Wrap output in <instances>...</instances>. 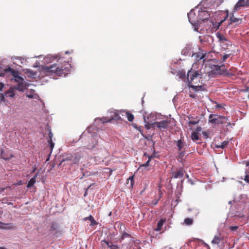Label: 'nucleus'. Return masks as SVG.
Instances as JSON below:
<instances>
[{"mask_svg": "<svg viewBox=\"0 0 249 249\" xmlns=\"http://www.w3.org/2000/svg\"><path fill=\"white\" fill-rule=\"evenodd\" d=\"M71 68L68 62H64L63 63H56L43 67V71L46 75H53L56 76H66Z\"/></svg>", "mask_w": 249, "mask_h": 249, "instance_id": "1", "label": "nucleus"}, {"mask_svg": "<svg viewBox=\"0 0 249 249\" xmlns=\"http://www.w3.org/2000/svg\"><path fill=\"white\" fill-rule=\"evenodd\" d=\"M236 69L232 68L227 72H225L221 69V66L213 65L212 66H205L204 72L208 74V76H215L216 75H224L226 76H236Z\"/></svg>", "mask_w": 249, "mask_h": 249, "instance_id": "2", "label": "nucleus"}, {"mask_svg": "<svg viewBox=\"0 0 249 249\" xmlns=\"http://www.w3.org/2000/svg\"><path fill=\"white\" fill-rule=\"evenodd\" d=\"M209 122L212 124H224L227 123V125H230L231 123L226 117L219 116L217 114H210L209 117Z\"/></svg>", "mask_w": 249, "mask_h": 249, "instance_id": "3", "label": "nucleus"}, {"mask_svg": "<svg viewBox=\"0 0 249 249\" xmlns=\"http://www.w3.org/2000/svg\"><path fill=\"white\" fill-rule=\"evenodd\" d=\"M19 71L7 66L0 71V77L12 76L13 78H22L19 76Z\"/></svg>", "mask_w": 249, "mask_h": 249, "instance_id": "4", "label": "nucleus"}, {"mask_svg": "<svg viewBox=\"0 0 249 249\" xmlns=\"http://www.w3.org/2000/svg\"><path fill=\"white\" fill-rule=\"evenodd\" d=\"M206 56L207 53L203 51L193 53L192 57L194 60V63L192 64V67H195L197 64H204L206 60Z\"/></svg>", "mask_w": 249, "mask_h": 249, "instance_id": "5", "label": "nucleus"}, {"mask_svg": "<svg viewBox=\"0 0 249 249\" xmlns=\"http://www.w3.org/2000/svg\"><path fill=\"white\" fill-rule=\"evenodd\" d=\"M226 12L227 14L225 18L219 23L218 27L228 18V17L230 18V24L234 23L235 25H238L242 23V19L235 17L233 12L230 14H229L228 11H227Z\"/></svg>", "mask_w": 249, "mask_h": 249, "instance_id": "6", "label": "nucleus"}, {"mask_svg": "<svg viewBox=\"0 0 249 249\" xmlns=\"http://www.w3.org/2000/svg\"><path fill=\"white\" fill-rule=\"evenodd\" d=\"M171 123L174 124V121H171V120H166L160 121V122H156L150 124L154 128L157 127L161 130L163 129V131H164L168 128L169 127V124Z\"/></svg>", "mask_w": 249, "mask_h": 249, "instance_id": "7", "label": "nucleus"}, {"mask_svg": "<svg viewBox=\"0 0 249 249\" xmlns=\"http://www.w3.org/2000/svg\"><path fill=\"white\" fill-rule=\"evenodd\" d=\"M14 79L16 82H18L17 86H14L15 89L19 91L23 92L29 86L30 84L23 81L24 79Z\"/></svg>", "mask_w": 249, "mask_h": 249, "instance_id": "8", "label": "nucleus"}, {"mask_svg": "<svg viewBox=\"0 0 249 249\" xmlns=\"http://www.w3.org/2000/svg\"><path fill=\"white\" fill-rule=\"evenodd\" d=\"M185 171L183 168L177 169L176 170H171V174L172 178H180L181 179V183L182 184L184 179L183 178Z\"/></svg>", "mask_w": 249, "mask_h": 249, "instance_id": "9", "label": "nucleus"}, {"mask_svg": "<svg viewBox=\"0 0 249 249\" xmlns=\"http://www.w3.org/2000/svg\"><path fill=\"white\" fill-rule=\"evenodd\" d=\"M121 111H119L118 110H111L109 112V119L106 121H103V122H109L111 120H122L121 117L120 116Z\"/></svg>", "mask_w": 249, "mask_h": 249, "instance_id": "10", "label": "nucleus"}, {"mask_svg": "<svg viewBox=\"0 0 249 249\" xmlns=\"http://www.w3.org/2000/svg\"><path fill=\"white\" fill-rule=\"evenodd\" d=\"M194 79H191V81H189V79H187L188 84V86L189 88H192L193 90L195 92H198L201 91H205L207 90V87L206 85H197V86H195L193 85V84L192 83V81Z\"/></svg>", "mask_w": 249, "mask_h": 249, "instance_id": "11", "label": "nucleus"}, {"mask_svg": "<svg viewBox=\"0 0 249 249\" xmlns=\"http://www.w3.org/2000/svg\"><path fill=\"white\" fill-rule=\"evenodd\" d=\"M90 134H89L88 136V138L89 140V143L86 145L87 149L92 150L95 147L96 145H97L98 141L96 140L95 137H94L92 136H89Z\"/></svg>", "mask_w": 249, "mask_h": 249, "instance_id": "12", "label": "nucleus"}, {"mask_svg": "<svg viewBox=\"0 0 249 249\" xmlns=\"http://www.w3.org/2000/svg\"><path fill=\"white\" fill-rule=\"evenodd\" d=\"M241 7H249V0H239L234 7L233 12L238 10Z\"/></svg>", "mask_w": 249, "mask_h": 249, "instance_id": "13", "label": "nucleus"}, {"mask_svg": "<svg viewBox=\"0 0 249 249\" xmlns=\"http://www.w3.org/2000/svg\"><path fill=\"white\" fill-rule=\"evenodd\" d=\"M47 131L49 132V136L48 138L47 139V142L50 148L51 151L53 150L54 146V143L53 142V133L51 131V128L50 126L47 125Z\"/></svg>", "mask_w": 249, "mask_h": 249, "instance_id": "14", "label": "nucleus"}, {"mask_svg": "<svg viewBox=\"0 0 249 249\" xmlns=\"http://www.w3.org/2000/svg\"><path fill=\"white\" fill-rule=\"evenodd\" d=\"M216 35L217 38L218 39V41L221 43H222L224 45V44L227 45L228 46L231 45L230 41H229L227 39L226 36L225 35H222V34H221V33H220L219 32L217 33L216 34Z\"/></svg>", "mask_w": 249, "mask_h": 249, "instance_id": "15", "label": "nucleus"}, {"mask_svg": "<svg viewBox=\"0 0 249 249\" xmlns=\"http://www.w3.org/2000/svg\"><path fill=\"white\" fill-rule=\"evenodd\" d=\"M199 19L203 21L207 20L210 17V14L208 11H199L198 13Z\"/></svg>", "mask_w": 249, "mask_h": 249, "instance_id": "16", "label": "nucleus"}, {"mask_svg": "<svg viewBox=\"0 0 249 249\" xmlns=\"http://www.w3.org/2000/svg\"><path fill=\"white\" fill-rule=\"evenodd\" d=\"M188 18L190 23L194 26H196L197 22V18H196L195 13L193 11H191L188 14Z\"/></svg>", "mask_w": 249, "mask_h": 249, "instance_id": "17", "label": "nucleus"}, {"mask_svg": "<svg viewBox=\"0 0 249 249\" xmlns=\"http://www.w3.org/2000/svg\"><path fill=\"white\" fill-rule=\"evenodd\" d=\"M0 157L5 160H9L13 157V155L9 151L5 152L3 149H0Z\"/></svg>", "mask_w": 249, "mask_h": 249, "instance_id": "18", "label": "nucleus"}, {"mask_svg": "<svg viewBox=\"0 0 249 249\" xmlns=\"http://www.w3.org/2000/svg\"><path fill=\"white\" fill-rule=\"evenodd\" d=\"M194 67L191 68L187 73V78H196L198 77L200 74L198 72V71H196L195 69H193Z\"/></svg>", "mask_w": 249, "mask_h": 249, "instance_id": "19", "label": "nucleus"}, {"mask_svg": "<svg viewBox=\"0 0 249 249\" xmlns=\"http://www.w3.org/2000/svg\"><path fill=\"white\" fill-rule=\"evenodd\" d=\"M15 90L14 86L10 87L9 89L5 91L4 93L6 95V97H9L13 98L15 96Z\"/></svg>", "mask_w": 249, "mask_h": 249, "instance_id": "20", "label": "nucleus"}, {"mask_svg": "<svg viewBox=\"0 0 249 249\" xmlns=\"http://www.w3.org/2000/svg\"><path fill=\"white\" fill-rule=\"evenodd\" d=\"M72 163L77 164L79 162L82 155L81 153H76L72 155Z\"/></svg>", "mask_w": 249, "mask_h": 249, "instance_id": "21", "label": "nucleus"}, {"mask_svg": "<svg viewBox=\"0 0 249 249\" xmlns=\"http://www.w3.org/2000/svg\"><path fill=\"white\" fill-rule=\"evenodd\" d=\"M83 220L84 221L89 220V221H90L91 223L90 225L91 226H94V225H96L98 224V223L94 220L93 217L91 215H89V216L84 218Z\"/></svg>", "mask_w": 249, "mask_h": 249, "instance_id": "22", "label": "nucleus"}, {"mask_svg": "<svg viewBox=\"0 0 249 249\" xmlns=\"http://www.w3.org/2000/svg\"><path fill=\"white\" fill-rule=\"evenodd\" d=\"M177 143V145L178 147V149L179 151H181L182 149H185L186 146L185 142L181 140H179L177 141H175Z\"/></svg>", "mask_w": 249, "mask_h": 249, "instance_id": "23", "label": "nucleus"}, {"mask_svg": "<svg viewBox=\"0 0 249 249\" xmlns=\"http://www.w3.org/2000/svg\"><path fill=\"white\" fill-rule=\"evenodd\" d=\"M37 174H36L32 178L30 179L27 185V188H30L35 184L36 181V178L37 177Z\"/></svg>", "mask_w": 249, "mask_h": 249, "instance_id": "24", "label": "nucleus"}, {"mask_svg": "<svg viewBox=\"0 0 249 249\" xmlns=\"http://www.w3.org/2000/svg\"><path fill=\"white\" fill-rule=\"evenodd\" d=\"M58 228L59 225L57 223L54 221H53L51 223L50 231H56L55 233H57Z\"/></svg>", "mask_w": 249, "mask_h": 249, "instance_id": "25", "label": "nucleus"}, {"mask_svg": "<svg viewBox=\"0 0 249 249\" xmlns=\"http://www.w3.org/2000/svg\"><path fill=\"white\" fill-rule=\"evenodd\" d=\"M165 220L163 219H160L157 223V227L155 229V231H160L161 227H162L163 224L164 223Z\"/></svg>", "mask_w": 249, "mask_h": 249, "instance_id": "26", "label": "nucleus"}, {"mask_svg": "<svg viewBox=\"0 0 249 249\" xmlns=\"http://www.w3.org/2000/svg\"><path fill=\"white\" fill-rule=\"evenodd\" d=\"M177 74L179 78H187V74H186V71L183 69L179 70L178 71Z\"/></svg>", "mask_w": 249, "mask_h": 249, "instance_id": "27", "label": "nucleus"}, {"mask_svg": "<svg viewBox=\"0 0 249 249\" xmlns=\"http://www.w3.org/2000/svg\"><path fill=\"white\" fill-rule=\"evenodd\" d=\"M72 156L71 154L67 155L61 160L59 164L61 165L63 162H64L65 161H72Z\"/></svg>", "mask_w": 249, "mask_h": 249, "instance_id": "28", "label": "nucleus"}, {"mask_svg": "<svg viewBox=\"0 0 249 249\" xmlns=\"http://www.w3.org/2000/svg\"><path fill=\"white\" fill-rule=\"evenodd\" d=\"M222 239L220 237L218 236H215L213 239L212 243L213 244H218L222 240Z\"/></svg>", "mask_w": 249, "mask_h": 249, "instance_id": "29", "label": "nucleus"}, {"mask_svg": "<svg viewBox=\"0 0 249 249\" xmlns=\"http://www.w3.org/2000/svg\"><path fill=\"white\" fill-rule=\"evenodd\" d=\"M126 116V117L127 118V120L129 122H132L134 120V115L130 113L127 112H124Z\"/></svg>", "mask_w": 249, "mask_h": 249, "instance_id": "30", "label": "nucleus"}, {"mask_svg": "<svg viewBox=\"0 0 249 249\" xmlns=\"http://www.w3.org/2000/svg\"><path fill=\"white\" fill-rule=\"evenodd\" d=\"M186 225L190 226L193 223V220L190 218H186L184 220Z\"/></svg>", "mask_w": 249, "mask_h": 249, "instance_id": "31", "label": "nucleus"}, {"mask_svg": "<svg viewBox=\"0 0 249 249\" xmlns=\"http://www.w3.org/2000/svg\"><path fill=\"white\" fill-rule=\"evenodd\" d=\"M192 139L194 141H197L199 140V136L197 132H193L192 133Z\"/></svg>", "mask_w": 249, "mask_h": 249, "instance_id": "32", "label": "nucleus"}, {"mask_svg": "<svg viewBox=\"0 0 249 249\" xmlns=\"http://www.w3.org/2000/svg\"><path fill=\"white\" fill-rule=\"evenodd\" d=\"M131 237V235L129 233H126L125 231H124L122 234V236L121 237V240H124L125 238H129Z\"/></svg>", "mask_w": 249, "mask_h": 249, "instance_id": "33", "label": "nucleus"}, {"mask_svg": "<svg viewBox=\"0 0 249 249\" xmlns=\"http://www.w3.org/2000/svg\"><path fill=\"white\" fill-rule=\"evenodd\" d=\"M229 144L228 141H224L220 144V147L221 149L225 148Z\"/></svg>", "mask_w": 249, "mask_h": 249, "instance_id": "34", "label": "nucleus"}, {"mask_svg": "<svg viewBox=\"0 0 249 249\" xmlns=\"http://www.w3.org/2000/svg\"><path fill=\"white\" fill-rule=\"evenodd\" d=\"M5 96H6V95H5V94L4 93L0 94V103H2V102L5 103L6 102Z\"/></svg>", "mask_w": 249, "mask_h": 249, "instance_id": "35", "label": "nucleus"}, {"mask_svg": "<svg viewBox=\"0 0 249 249\" xmlns=\"http://www.w3.org/2000/svg\"><path fill=\"white\" fill-rule=\"evenodd\" d=\"M0 223L6 226V227L3 228V229H4L9 230V229H12L13 228L12 224L11 223L5 224V223H2L0 222Z\"/></svg>", "mask_w": 249, "mask_h": 249, "instance_id": "36", "label": "nucleus"}, {"mask_svg": "<svg viewBox=\"0 0 249 249\" xmlns=\"http://www.w3.org/2000/svg\"><path fill=\"white\" fill-rule=\"evenodd\" d=\"M246 175H245L244 178L243 179L248 184H249V175L247 174V172L246 171ZM241 179H243V178H241Z\"/></svg>", "mask_w": 249, "mask_h": 249, "instance_id": "37", "label": "nucleus"}, {"mask_svg": "<svg viewBox=\"0 0 249 249\" xmlns=\"http://www.w3.org/2000/svg\"><path fill=\"white\" fill-rule=\"evenodd\" d=\"M184 155H185V152L180 151V152L179 153V154H178V158L181 160H183Z\"/></svg>", "mask_w": 249, "mask_h": 249, "instance_id": "38", "label": "nucleus"}, {"mask_svg": "<svg viewBox=\"0 0 249 249\" xmlns=\"http://www.w3.org/2000/svg\"><path fill=\"white\" fill-rule=\"evenodd\" d=\"M230 56V54H226L223 56L222 58H221V62H224L226 59H227L228 57H229Z\"/></svg>", "mask_w": 249, "mask_h": 249, "instance_id": "39", "label": "nucleus"}, {"mask_svg": "<svg viewBox=\"0 0 249 249\" xmlns=\"http://www.w3.org/2000/svg\"><path fill=\"white\" fill-rule=\"evenodd\" d=\"M199 120L197 121H190L188 122L189 125H195L199 123Z\"/></svg>", "mask_w": 249, "mask_h": 249, "instance_id": "40", "label": "nucleus"}, {"mask_svg": "<svg viewBox=\"0 0 249 249\" xmlns=\"http://www.w3.org/2000/svg\"><path fill=\"white\" fill-rule=\"evenodd\" d=\"M150 162L149 161H147L144 164H141L140 166V168L142 167H146L149 166Z\"/></svg>", "mask_w": 249, "mask_h": 249, "instance_id": "41", "label": "nucleus"}, {"mask_svg": "<svg viewBox=\"0 0 249 249\" xmlns=\"http://www.w3.org/2000/svg\"><path fill=\"white\" fill-rule=\"evenodd\" d=\"M109 247L110 249H117L119 248V247L116 245H111V246H109Z\"/></svg>", "mask_w": 249, "mask_h": 249, "instance_id": "42", "label": "nucleus"}, {"mask_svg": "<svg viewBox=\"0 0 249 249\" xmlns=\"http://www.w3.org/2000/svg\"><path fill=\"white\" fill-rule=\"evenodd\" d=\"M150 124H152V123H148L145 125L146 129H149L151 127H153Z\"/></svg>", "mask_w": 249, "mask_h": 249, "instance_id": "43", "label": "nucleus"}, {"mask_svg": "<svg viewBox=\"0 0 249 249\" xmlns=\"http://www.w3.org/2000/svg\"><path fill=\"white\" fill-rule=\"evenodd\" d=\"M128 179L130 180V181H131V185H133V184L134 177L133 176H130L129 178Z\"/></svg>", "mask_w": 249, "mask_h": 249, "instance_id": "44", "label": "nucleus"}, {"mask_svg": "<svg viewBox=\"0 0 249 249\" xmlns=\"http://www.w3.org/2000/svg\"><path fill=\"white\" fill-rule=\"evenodd\" d=\"M4 84L2 83H0V91H2V89L4 87Z\"/></svg>", "mask_w": 249, "mask_h": 249, "instance_id": "45", "label": "nucleus"}, {"mask_svg": "<svg viewBox=\"0 0 249 249\" xmlns=\"http://www.w3.org/2000/svg\"><path fill=\"white\" fill-rule=\"evenodd\" d=\"M243 92H248L249 91V87H246L245 88L242 90Z\"/></svg>", "mask_w": 249, "mask_h": 249, "instance_id": "46", "label": "nucleus"}, {"mask_svg": "<svg viewBox=\"0 0 249 249\" xmlns=\"http://www.w3.org/2000/svg\"><path fill=\"white\" fill-rule=\"evenodd\" d=\"M202 130V128L201 126H197L196 129V132H200Z\"/></svg>", "mask_w": 249, "mask_h": 249, "instance_id": "47", "label": "nucleus"}, {"mask_svg": "<svg viewBox=\"0 0 249 249\" xmlns=\"http://www.w3.org/2000/svg\"><path fill=\"white\" fill-rule=\"evenodd\" d=\"M179 198L176 199L174 201L172 202V204L175 203V205H177L178 203Z\"/></svg>", "mask_w": 249, "mask_h": 249, "instance_id": "48", "label": "nucleus"}, {"mask_svg": "<svg viewBox=\"0 0 249 249\" xmlns=\"http://www.w3.org/2000/svg\"><path fill=\"white\" fill-rule=\"evenodd\" d=\"M28 72L30 73L31 76H34L35 74V72H33L30 70H27V73H28Z\"/></svg>", "mask_w": 249, "mask_h": 249, "instance_id": "49", "label": "nucleus"}, {"mask_svg": "<svg viewBox=\"0 0 249 249\" xmlns=\"http://www.w3.org/2000/svg\"><path fill=\"white\" fill-rule=\"evenodd\" d=\"M238 228V227L237 226H231L230 227V229L232 230H237V229Z\"/></svg>", "mask_w": 249, "mask_h": 249, "instance_id": "50", "label": "nucleus"}, {"mask_svg": "<svg viewBox=\"0 0 249 249\" xmlns=\"http://www.w3.org/2000/svg\"><path fill=\"white\" fill-rule=\"evenodd\" d=\"M189 96L192 98H195L196 97V95L194 94H190Z\"/></svg>", "mask_w": 249, "mask_h": 249, "instance_id": "51", "label": "nucleus"}, {"mask_svg": "<svg viewBox=\"0 0 249 249\" xmlns=\"http://www.w3.org/2000/svg\"><path fill=\"white\" fill-rule=\"evenodd\" d=\"M202 134L203 135V136L206 138H207L208 137V134L205 131H204L202 132Z\"/></svg>", "mask_w": 249, "mask_h": 249, "instance_id": "52", "label": "nucleus"}, {"mask_svg": "<svg viewBox=\"0 0 249 249\" xmlns=\"http://www.w3.org/2000/svg\"><path fill=\"white\" fill-rule=\"evenodd\" d=\"M153 157H154V156H149L148 157V159L147 161H149L150 162L151 159H152Z\"/></svg>", "mask_w": 249, "mask_h": 249, "instance_id": "53", "label": "nucleus"}, {"mask_svg": "<svg viewBox=\"0 0 249 249\" xmlns=\"http://www.w3.org/2000/svg\"><path fill=\"white\" fill-rule=\"evenodd\" d=\"M5 189V188H2V187H0V192L1 193V192H4Z\"/></svg>", "mask_w": 249, "mask_h": 249, "instance_id": "54", "label": "nucleus"}, {"mask_svg": "<svg viewBox=\"0 0 249 249\" xmlns=\"http://www.w3.org/2000/svg\"><path fill=\"white\" fill-rule=\"evenodd\" d=\"M102 242H105L106 243V244L108 246V247H109V246H110L109 244V242L108 241H106L105 240H103Z\"/></svg>", "mask_w": 249, "mask_h": 249, "instance_id": "55", "label": "nucleus"}, {"mask_svg": "<svg viewBox=\"0 0 249 249\" xmlns=\"http://www.w3.org/2000/svg\"><path fill=\"white\" fill-rule=\"evenodd\" d=\"M27 96L29 98H33V95L32 94L27 95Z\"/></svg>", "mask_w": 249, "mask_h": 249, "instance_id": "56", "label": "nucleus"}, {"mask_svg": "<svg viewBox=\"0 0 249 249\" xmlns=\"http://www.w3.org/2000/svg\"><path fill=\"white\" fill-rule=\"evenodd\" d=\"M222 107V106H221L220 105L217 104L215 108H221Z\"/></svg>", "mask_w": 249, "mask_h": 249, "instance_id": "57", "label": "nucleus"}, {"mask_svg": "<svg viewBox=\"0 0 249 249\" xmlns=\"http://www.w3.org/2000/svg\"><path fill=\"white\" fill-rule=\"evenodd\" d=\"M143 156L145 157H148L149 155L147 153H144L143 154Z\"/></svg>", "mask_w": 249, "mask_h": 249, "instance_id": "58", "label": "nucleus"}, {"mask_svg": "<svg viewBox=\"0 0 249 249\" xmlns=\"http://www.w3.org/2000/svg\"><path fill=\"white\" fill-rule=\"evenodd\" d=\"M232 202H235V201H234V200L232 201L231 200V201H229L228 203H229V204L231 205L232 203Z\"/></svg>", "mask_w": 249, "mask_h": 249, "instance_id": "59", "label": "nucleus"}, {"mask_svg": "<svg viewBox=\"0 0 249 249\" xmlns=\"http://www.w3.org/2000/svg\"><path fill=\"white\" fill-rule=\"evenodd\" d=\"M134 243H135V244H138L140 243V241L139 240H136V241H135Z\"/></svg>", "mask_w": 249, "mask_h": 249, "instance_id": "60", "label": "nucleus"}, {"mask_svg": "<svg viewBox=\"0 0 249 249\" xmlns=\"http://www.w3.org/2000/svg\"><path fill=\"white\" fill-rule=\"evenodd\" d=\"M188 180L189 181V182L191 183V184H194V183L193 182L192 180H191V179H188Z\"/></svg>", "mask_w": 249, "mask_h": 249, "instance_id": "61", "label": "nucleus"}, {"mask_svg": "<svg viewBox=\"0 0 249 249\" xmlns=\"http://www.w3.org/2000/svg\"><path fill=\"white\" fill-rule=\"evenodd\" d=\"M215 147H216V148H220V144H219V145H218V144H217V145H215Z\"/></svg>", "mask_w": 249, "mask_h": 249, "instance_id": "62", "label": "nucleus"}, {"mask_svg": "<svg viewBox=\"0 0 249 249\" xmlns=\"http://www.w3.org/2000/svg\"><path fill=\"white\" fill-rule=\"evenodd\" d=\"M204 244L205 245H206L207 247H208L209 248V249H210V247H209V246H208V244H206V243H204Z\"/></svg>", "mask_w": 249, "mask_h": 249, "instance_id": "63", "label": "nucleus"}, {"mask_svg": "<svg viewBox=\"0 0 249 249\" xmlns=\"http://www.w3.org/2000/svg\"><path fill=\"white\" fill-rule=\"evenodd\" d=\"M0 249H6L3 247H0Z\"/></svg>", "mask_w": 249, "mask_h": 249, "instance_id": "64", "label": "nucleus"}]
</instances>
